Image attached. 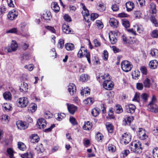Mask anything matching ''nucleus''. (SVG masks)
Masks as SVG:
<instances>
[{"label":"nucleus","mask_w":158,"mask_h":158,"mask_svg":"<svg viewBox=\"0 0 158 158\" xmlns=\"http://www.w3.org/2000/svg\"><path fill=\"white\" fill-rule=\"evenodd\" d=\"M36 109V105L34 103H32L29 107L28 110L31 111V112H33L35 111Z\"/></svg>","instance_id":"31"},{"label":"nucleus","mask_w":158,"mask_h":158,"mask_svg":"<svg viewBox=\"0 0 158 158\" xmlns=\"http://www.w3.org/2000/svg\"><path fill=\"white\" fill-rule=\"evenodd\" d=\"M98 17V14L96 13L92 14L90 15L91 20L93 21Z\"/></svg>","instance_id":"64"},{"label":"nucleus","mask_w":158,"mask_h":158,"mask_svg":"<svg viewBox=\"0 0 158 158\" xmlns=\"http://www.w3.org/2000/svg\"><path fill=\"white\" fill-rule=\"evenodd\" d=\"M92 124L89 121L85 123L83 126V128L85 130H89L92 128Z\"/></svg>","instance_id":"25"},{"label":"nucleus","mask_w":158,"mask_h":158,"mask_svg":"<svg viewBox=\"0 0 158 158\" xmlns=\"http://www.w3.org/2000/svg\"><path fill=\"white\" fill-rule=\"evenodd\" d=\"M38 127L40 129H44L46 126L47 123L46 120L43 118H39L37 122Z\"/></svg>","instance_id":"10"},{"label":"nucleus","mask_w":158,"mask_h":158,"mask_svg":"<svg viewBox=\"0 0 158 158\" xmlns=\"http://www.w3.org/2000/svg\"><path fill=\"white\" fill-rule=\"evenodd\" d=\"M66 105L69 112L72 114H74L77 110V107L73 104L69 105L66 103Z\"/></svg>","instance_id":"14"},{"label":"nucleus","mask_w":158,"mask_h":158,"mask_svg":"<svg viewBox=\"0 0 158 158\" xmlns=\"http://www.w3.org/2000/svg\"><path fill=\"white\" fill-rule=\"evenodd\" d=\"M130 148L131 151L135 153L139 154L142 152L141 143L139 141H135L132 142L130 144Z\"/></svg>","instance_id":"2"},{"label":"nucleus","mask_w":158,"mask_h":158,"mask_svg":"<svg viewBox=\"0 0 158 158\" xmlns=\"http://www.w3.org/2000/svg\"><path fill=\"white\" fill-rule=\"evenodd\" d=\"M109 23L110 26L114 28H117L118 26V21L114 18H110L109 20Z\"/></svg>","instance_id":"19"},{"label":"nucleus","mask_w":158,"mask_h":158,"mask_svg":"<svg viewBox=\"0 0 158 158\" xmlns=\"http://www.w3.org/2000/svg\"><path fill=\"white\" fill-rule=\"evenodd\" d=\"M150 54L152 56L156 57L158 56V50L156 49H153L151 50Z\"/></svg>","instance_id":"44"},{"label":"nucleus","mask_w":158,"mask_h":158,"mask_svg":"<svg viewBox=\"0 0 158 158\" xmlns=\"http://www.w3.org/2000/svg\"><path fill=\"white\" fill-rule=\"evenodd\" d=\"M43 18L45 20H50L51 18V13L50 12H46L43 15Z\"/></svg>","instance_id":"33"},{"label":"nucleus","mask_w":158,"mask_h":158,"mask_svg":"<svg viewBox=\"0 0 158 158\" xmlns=\"http://www.w3.org/2000/svg\"><path fill=\"white\" fill-rule=\"evenodd\" d=\"M108 53L106 50H104L103 53V58L105 61H106L108 60Z\"/></svg>","instance_id":"58"},{"label":"nucleus","mask_w":158,"mask_h":158,"mask_svg":"<svg viewBox=\"0 0 158 158\" xmlns=\"http://www.w3.org/2000/svg\"><path fill=\"white\" fill-rule=\"evenodd\" d=\"M29 101L27 98L23 97L19 98L17 101V105L20 107L24 108L28 104Z\"/></svg>","instance_id":"5"},{"label":"nucleus","mask_w":158,"mask_h":158,"mask_svg":"<svg viewBox=\"0 0 158 158\" xmlns=\"http://www.w3.org/2000/svg\"><path fill=\"white\" fill-rule=\"evenodd\" d=\"M24 68L26 69H27L29 71H32L34 68V65L31 64H29L28 65H25Z\"/></svg>","instance_id":"57"},{"label":"nucleus","mask_w":158,"mask_h":158,"mask_svg":"<svg viewBox=\"0 0 158 158\" xmlns=\"http://www.w3.org/2000/svg\"><path fill=\"white\" fill-rule=\"evenodd\" d=\"M126 7L127 11H131L134 8L135 5L132 2H128L125 4Z\"/></svg>","instance_id":"18"},{"label":"nucleus","mask_w":158,"mask_h":158,"mask_svg":"<svg viewBox=\"0 0 158 158\" xmlns=\"http://www.w3.org/2000/svg\"><path fill=\"white\" fill-rule=\"evenodd\" d=\"M109 151L110 152H114L116 150L115 147L112 144H109L108 146Z\"/></svg>","instance_id":"50"},{"label":"nucleus","mask_w":158,"mask_h":158,"mask_svg":"<svg viewBox=\"0 0 158 158\" xmlns=\"http://www.w3.org/2000/svg\"><path fill=\"white\" fill-rule=\"evenodd\" d=\"M18 148L21 150L24 151L26 149V145L23 143L21 142H19L18 143Z\"/></svg>","instance_id":"32"},{"label":"nucleus","mask_w":158,"mask_h":158,"mask_svg":"<svg viewBox=\"0 0 158 158\" xmlns=\"http://www.w3.org/2000/svg\"><path fill=\"white\" fill-rule=\"evenodd\" d=\"M45 28L53 33H55V30L53 27L50 26H45Z\"/></svg>","instance_id":"59"},{"label":"nucleus","mask_w":158,"mask_h":158,"mask_svg":"<svg viewBox=\"0 0 158 158\" xmlns=\"http://www.w3.org/2000/svg\"><path fill=\"white\" fill-rule=\"evenodd\" d=\"M140 97V94L136 93L135 94L134 98L132 100L139 102L141 101Z\"/></svg>","instance_id":"40"},{"label":"nucleus","mask_w":158,"mask_h":158,"mask_svg":"<svg viewBox=\"0 0 158 158\" xmlns=\"http://www.w3.org/2000/svg\"><path fill=\"white\" fill-rule=\"evenodd\" d=\"M1 118L3 121L6 122L7 123L9 121V118L6 114H3L2 115Z\"/></svg>","instance_id":"55"},{"label":"nucleus","mask_w":158,"mask_h":158,"mask_svg":"<svg viewBox=\"0 0 158 158\" xmlns=\"http://www.w3.org/2000/svg\"><path fill=\"white\" fill-rule=\"evenodd\" d=\"M56 119L58 120L61 121L65 117L66 115L64 113H58Z\"/></svg>","instance_id":"43"},{"label":"nucleus","mask_w":158,"mask_h":158,"mask_svg":"<svg viewBox=\"0 0 158 158\" xmlns=\"http://www.w3.org/2000/svg\"><path fill=\"white\" fill-rule=\"evenodd\" d=\"M135 109V106L133 104H129L125 106L126 111L128 113H134Z\"/></svg>","instance_id":"13"},{"label":"nucleus","mask_w":158,"mask_h":158,"mask_svg":"<svg viewBox=\"0 0 158 158\" xmlns=\"http://www.w3.org/2000/svg\"><path fill=\"white\" fill-rule=\"evenodd\" d=\"M69 121L73 125H77V124L75 118L73 117H70Z\"/></svg>","instance_id":"54"},{"label":"nucleus","mask_w":158,"mask_h":158,"mask_svg":"<svg viewBox=\"0 0 158 158\" xmlns=\"http://www.w3.org/2000/svg\"><path fill=\"white\" fill-rule=\"evenodd\" d=\"M62 30L64 33L66 34H69L71 32V30L70 29L69 26L66 24L63 25Z\"/></svg>","instance_id":"27"},{"label":"nucleus","mask_w":158,"mask_h":158,"mask_svg":"<svg viewBox=\"0 0 158 158\" xmlns=\"http://www.w3.org/2000/svg\"><path fill=\"white\" fill-rule=\"evenodd\" d=\"M30 141L33 143L38 142L39 140L38 136L36 134H32L30 137Z\"/></svg>","instance_id":"21"},{"label":"nucleus","mask_w":158,"mask_h":158,"mask_svg":"<svg viewBox=\"0 0 158 158\" xmlns=\"http://www.w3.org/2000/svg\"><path fill=\"white\" fill-rule=\"evenodd\" d=\"M152 13L154 14H156V5L155 4L151 3L150 5Z\"/></svg>","instance_id":"41"},{"label":"nucleus","mask_w":158,"mask_h":158,"mask_svg":"<svg viewBox=\"0 0 158 158\" xmlns=\"http://www.w3.org/2000/svg\"><path fill=\"white\" fill-rule=\"evenodd\" d=\"M94 102V99L92 98H87L83 101V102L85 105H90Z\"/></svg>","instance_id":"28"},{"label":"nucleus","mask_w":158,"mask_h":158,"mask_svg":"<svg viewBox=\"0 0 158 158\" xmlns=\"http://www.w3.org/2000/svg\"><path fill=\"white\" fill-rule=\"evenodd\" d=\"M151 21L155 25L156 27H157L158 26V23L157 22L156 19L155 17L152 16L151 18Z\"/></svg>","instance_id":"53"},{"label":"nucleus","mask_w":158,"mask_h":158,"mask_svg":"<svg viewBox=\"0 0 158 158\" xmlns=\"http://www.w3.org/2000/svg\"><path fill=\"white\" fill-rule=\"evenodd\" d=\"M95 25L97 27L100 29H102L103 27V25L102 23L100 20H96Z\"/></svg>","instance_id":"42"},{"label":"nucleus","mask_w":158,"mask_h":158,"mask_svg":"<svg viewBox=\"0 0 158 158\" xmlns=\"http://www.w3.org/2000/svg\"><path fill=\"white\" fill-rule=\"evenodd\" d=\"M51 7L52 10L56 13L58 12L60 9V8L57 3L55 2L52 3Z\"/></svg>","instance_id":"22"},{"label":"nucleus","mask_w":158,"mask_h":158,"mask_svg":"<svg viewBox=\"0 0 158 158\" xmlns=\"http://www.w3.org/2000/svg\"><path fill=\"white\" fill-rule=\"evenodd\" d=\"M148 95L147 94H143L140 95L141 101L142 100L143 102H146L148 100Z\"/></svg>","instance_id":"35"},{"label":"nucleus","mask_w":158,"mask_h":158,"mask_svg":"<svg viewBox=\"0 0 158 158\" xmlns=\"http://www.w3.org/2000/svg\"><path fill=\"white\" fill-rule=\"evenodd\" d=\"M148 110L156 113L158 111V107L156 104L149 103L148 105Z\"/></svg>","instance_id":"12"},{"label":"nucleus","mask_w":158,"mask_h":158,"mask_svg":"<svg viewBox=\"0 0 158 158\" xmlns=\"http://www.w3.org/2000/svg\"><path fill=\"white\" fill-rule=\"evenodd\" d=\"M151 36L153 38H158V30H154L152 33Z\"/></svg>","instance_id":"60"},{"label":"nucleus","mask_w":158,"mask_h":158,"mask_svg":"<svg viewBox=\"0 0 158 158\" xmlns=\"http://www.w3.org/2000/svg\"><path fill=\"white\" fill-rule=\"evenodd\" d=\"M28 89L27 84L25 82L21 84L19 89L21 92H26Z\"/></svg>","instance_id":"26"},{"label":"nucleus","mask_w":158,"mask_h":158,"mask_svg":"<svg viewBox=\"0 0 158 158\" xmlns=\"http://www.w3.org/2000/svg\"><path fill=\"white\" fill-rule=\"evenodd\" d=\"M11 107L10 104L6 103V105L3 106V110H9L11 109Z\"/></svg>","instance_id":"61"},{"label":"nucleus","mask_w":158,"mask_h":158,"mask_svg":"<svg viewBox=\"0 0 158 158\" xmlns=\"http://www.w3.org/2000/svg\"><path fill=\"white\" fill-rule=\"evenodd\" d=\"M140 75V72L138 70H136L135 71L134 73H133L132 75L133 78L136 79L138 78Z\"/></svg>","instance_id":"46"},{"label":"nucleus","mask_w":158,"mask_h":158,"mask_svg":"<svg viewBox=\"0 0 158 158\" xmlns=\"http://www.w3.org/2000/svg\"><path fill=\"white\" fill-rule=\"evenodd\" d=\"M16 125L18 128L20 130H24L28 127L27 125L25 123L21 121H18Z\"/></svg>","instance_id":"16"},{"label":"nucleus","mask_w":158,"mask_h":158,"mask_svg":"<svg viewBox=\"0 0 158 158\" xmlns=\"http://www.w3.org/2000/svg\"><path fill=\"white\" fill-rule=\"evenodd\" d=\"M64 41L62 39H60L57 44L58 47L60 48H62L64 46Z\"/></svg>","instance_id":"47"},{"label":"nucleus","mask_w":158,"mask_h":158,"mask_svg":"<svg viewBox=\"0 0 158 158\" xmlns=\"http://www.w3.org/2000/svg\"><path fill=\"white\" fill-rule=\"evenodd\" d=\"M106 126L108 131L110 133H112L113 131V129L111 124L109 123H107Z\"/></svg>","instance_id":"38"},{"label":"nucleus","mask_w":158,"mask_h":158,"mask_svg":"<svg viewBox=\"0 0 158 158\" xmlns=\"http://www.w3.org/2000/svg\"><path fill=\"white\" fill-rule=\"evenodd\" d=\"M129 153L130 152L128 150H124L120 154V156L121 157L125 158L127 156Z\"/></svg>","instance_id":"45"},{"label":"nucleus","mask_w":158,"mask_h":158,"mask_svg":"<svg viewBox=\"0 0 158 158\" xmlns=\"http://www.w3.org/2000/svg\"><path fill=\"white\" fill-rule=\"evenodd\" d=\"M83 10L82 11V15L85 20L88 22H89V20L87 19L88 17L89 16V11L86 8L85 6H83Z\"/></svg>","instance_id":"17"},{"label":"nucleus","mask_w":158,"mask_h":158,"mask_svg":"<svg viewBox=\"0 0 158 158\" xmlns=\"http://www.w3.org/2000/svg\"><path fill=\"white\" fill-rule=\"evenodd\" d=\"M133 119L134 117L133 116H127L123 121L124 124L125 125H129Z\"/></svg>","instance_id":"20"},{"label":"nucleus","mask_w":158,"mask_h":158,"mask_svg":"<svg viewBox=\"0 0 158 158\" xmlns=\"http://www.w3.org/2000/svg\"><path fill=\"white\" fill-rule=\"evenodd\" d=\"M79 58H81L84 56L86 57L88 63L90 64V54L89 52H88L86 48L83 46L81 47L77 54Z\"/></svg>","instance_id":"3"},{"label":"nucleus","mask_w":158,"mask_h":158,"mask_svg":"<svg viewBox=\"0 0 158 158\" xmlns=\"http://www.w3.org/2000/svg\"><path fill=\"white\" fill-rule=\"evenodd\" d=\"M109 36L111 43L112 44H114L116 43L117 41V35L114 32L110 31L109 33Z\"/></svg>","instance_id":"8"},{"label":"nucleus","mask_w":158,"mask_h":158,"mask_svg":"<svg viewBox=\"0 0 158 158\" xmlns=\"http://www.w3.org/2000/svg\"><path fill=\"white\" fill-rule=\"evenodd\" d=\"M158 65V62L156 60H153L150 61L149 63L150 67L152 69H156Z\"/></svg>","instance_id":"24"},{"label":"nucleus","mask_w":158,"mask_h":158,"mask_svg":"<svg viewBox=\"0 0 158 158\" xmlns=\"http://www.w3.org/2000/svg\"><path fill=\"white\" fill-rule=\"evenodd\" d=\"M143 84L144 87L149 88L151 85L150 81L148 78H146L143 81Z\"/></svg>","instance_id":"37"},{"label":"nucleus","mask_w":158,"mask_h":158,"mask_svg":"<svg viewBox=\"0 0 158 158\" xmlns=\"http://www.w3.org/2000/svg\"><path fill=\"white\" fill-rule=\"evenodd\" d=\"M134 14L136 18H139L142 15V13L140 10L135 11Z\"/></svg>","instance_id":"56"},{"label":"nucleus","mask_w":158,"mask_h":158,"mask_svg":"<svg viewBox=\"0 0 158 158\" xmlns=\"http://www.w3.org/2000/svg\"><path fill=\"white\" fill-rule=\"evenodd\" d=\"M65 47L67 50L71 51L74 49V46L72 43H67L65 45Z\"/></svg>","instance_id":"29"},{"label":"nucleus","mask_w":158,"mask_h":158,"mask_svg":"<svg viewBox=\"0 0 158 158\" xmlns=\"http://www.w3.org/2000/svg\"><path fill=\"white\" fill-rule=\"evenodd\" d=\"M22 158H32V155L31 153H27L21 155Z\"/></svg>","instance_id":"52"},{"label":"nucleus","mask_w":158,"mask_h":158,"mask_svg":"<svg viewBox=\"0 0 158 158\" xmlns=\"http://www.w3.org/2000/svg\"><path fill=\"white\" fill-rule=\"evenodd\" d=\"M30 57L29 54L25 53L23 55L22 58L23 60H28Z\"/></svg>","instance_id":"63"},{"label":"nucleus","mask_w":158,"mask_h":158,"mask_svg":"<svg viewBox=\"0 0 158 158\" xmlns=\"http://www.w3.org/2000/svg\"><path fill=\"white\" fill-rule=\"evenodd\" d=\"M131 136L130 134L125 133L122 136L120 142L122 144L126 145L131 141Z\"/></svg>","instance_id":"6"},{"label":"nucleus","mask_w":158,"mask_h":158,"mask_svg":"<svg viewBox=\"0 0 158 158\" xmlns=\"http://www.w3.org/2000/svg\"><path fill=\"white\" fill-rule=\"evenodd\" d=\"M18 15V12L14 10L10 11L8 15V18L10 20H13L17 18Z\"/></svg>","instance_id":"9"},{"label":"nucleus","mask_w":158,"mask_h":158,"mask_svg":"<svg viewBox=\"0 0 158 158\" xmlns=\"http://www.w3.org/2000/svg\"><path fill=\"white\" fill-rule=\"evenodd\" d=\"M99 82H103V87L106 89L110 90L113 88L114 84L108 74L100 75L97 78Z\"/></svg>","instance_id":"1"},{"label":"nucleus","mask_w":158,"mask_h":158,"mask_svg":"<svg viewBox=\"0 0 158 158\" xmlns=\"http://www.w3.org/2000/svg\"><path fill=\"white\" fill-rule=\"evenodd\" d=\"M122 24L123 26L126 28H128L130 26V24L129 21L126 19H124L123 20Z\"/></svg>","instance_id":"49"},{"label":"nucleus","mask_w":158,"mask_h":158,"mask_svg":"<svg viewBox=\"0 0 158 158\" xmlns=\"http://www.w3.org/2000/svg\"><path fill=\"white\" fill-rule=\"evenodd\" d=\"M103 137V135H102L99 132L97 133V135L96 136V139L98 141H102Z\"/></svg>","instance_id":"51"},{"label":"nucleus","mask_w":158,"mask_h":158,"mask_svg":"<svg viewBox=\"0 0 158 158\" xmlns=\"http://www.w3.org/2000/svg\"><path fill=\"white\" fill-rule=\"evenodd\" d=\"M100 110L98 108H94L91 111V114L94 117H96L99 114Z\"/></svg>","instance_id":"30"},{"label":"nucleus","mask_w":158,"mask_h":158,"mask_svg":"<svg viewBox=\"0 0 158 158\" xmlns=\"http://www.w3.org/2000/svg\"><path fill=\"white\" fill-rule=\"evenodd\" d=\"M89 78L88 76L85 74H82L80 77V80L81 81H87Z\"/></svg>","instance_id":"39"},{"label":"nucleus","mask_w":158,"mask_h":158,"mask_svg":"<svg viewBox=\"0 0 158 158\" xmlns=\"http://www.w3.org/2000/svg\"><path fill=\"white\" fill-rule=\"evenodd\" d=\"M115 112L116 113L119 114L123 112V109L121 106L117 105L115 107Z\"/></svg>","instance_id":"36"},{"label":"nucleus","mask_w":158,"mask_h":158,"mask_svg":"<svg viewBox=\"0 0 158 158\" xmlns=\"http://www.w3.org/2000/svg\"><path fill=\"white\" fill-rule=\"evenodd\" d=\"M153 156L154 158H158V148H155L153 150Z\"/></svg>","instance_id":"48"},{"label":"nucleus","mask_w":158,"mask_h":158,"mask_svg":"<svg viewBox=\"0 0 158 158\" xmlns=\"http://www.w3.org/2000/svg\"><path fill=\"white\" fill-rule=\"evenodd\" d=\"M18 32L16 28H13L6 31L7 33H16Z\"/></svg>","instance_id":"62"},{"label":"nucleus","mask_w":158,"mask_h":158,"mask_svg":"<svg viewBox=\"0 0 158 158\" xmlns=\"http://www.w3.org/2000/svg\"><path fill=\"white\" fill-rule=\"evenodd\" d=\"M139 134L140 139L141 140H145L148 138V132L146 131L143 128H139Z\"/></svg>","instance_id":"7"},{"label":"nucleus","mask_w":158,"mask_h":158,"mask_svg":"<svg viewBox=\"0 0 158 158\" xmlns=\"http://www.w3.org/2000/svg\"><path fill=\"white\" fill-rule=\"evenodd\" d=\"M135 30H136L139 33H142L143 31V28L141 24H137L134 26Z\"/></svg>","instance_id":"23"},{"label":"nucleus","mask_w":158,"mask_h":158,"mask_svg":"<svg viewBox=\"0 0 158 158\" xmlns=\"http://www.w3.org/2000/svg\"><path fill=\"white\" fill-rule=\"evenodd\" d=\"M68 90L70 94L72 95H74L76 92V87L73 83H70L69 85Z\"/></svg>","instance_id":"15"},{"label":"nucleus","mask_w":158,"mask_h":158,"mask_svg":"<svg viewBox=\"0 0 158 158\" xmlns=\"http://www.w3.org/2000/svg\"><path fill=\"white\" fill-rule=\"evenodd\" d=\"M3 96L6 100H10L11 98V95L9 92H6L4 93Z\"/></svg>","instance_id":"34"},{"label":"nucleus","mask_w":158,"mask_h":158,"mask_svg":"<svg viewBox=\"0 0 158 158\" xmlns=\"http://www.w3.org/2000/svg\"><path fill=\"white\" fill-rule=\"evenodd\" d=\"M18 44L15 41H12L10 48H7L6 49L8 52L16 51L18 48Z\"/></svg>","instance_id":"11"},{"label":"nucleus","mask_w":158,"mask_h":158,"mask_svg":"<svg viewBox=\"0 0 158 158\" xmlns=\"http://www.w3.org/2000/svg\"><path fill=\"white\" fill-rule=\"evenodd\" d=\"M121 67L124 71L127 72L131 70L133 66L130 62L127 60H123L121 62Z\"/></svg>","instance_id":"4"}]
</instances>
